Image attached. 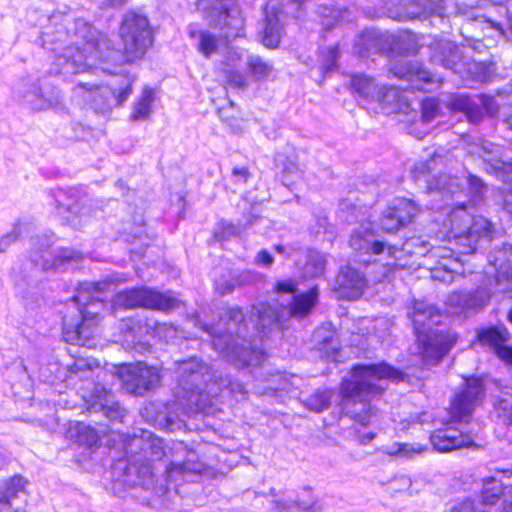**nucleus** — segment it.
<instances>
[{"label":"nucleus","instance_id":"f257e3e1","mask_svg":"<svg viewBox=\"0 0 512 512\" xmlns=\"http://www.w3.org/2000/svg\"><path fill=\"white\" fill-rule=\"evenodd\" d=\"M70 24L71 20L68 17L54 14L41 34V46L55 53L51 73L73 75L96 67L98 62L119 60V53L111 40L83 19L74 21L75 40L65 45L70 37Z\"/></svg>","mask_w":512,"mask_h":512},{"label":"nucleus","instance_id":"f03ea898","mask_svg":"<svg viewBox=\"0 0 512 512\" xmlns=\"http://www.w3.org/2000/svg\"><path fill=\"white\" fill-rule=\"evenodd\" d=\"M126 454L127 462L119 461L113 468L115 489L140 487L156 496L168 491L166 484H158L151 464L165 455L162 439L149 431L134 434L126 444Z\"/></svg>","mask_w":512,"mask_h":512},{"label":"nucleus","instance_id":"7ed1b4c3","mask_svg":"<svg viewBox=\"0 0 512 512\" xmlns=\"http://www.w3.org/2000/svg\"><path fill=\"white\" fill-rule=\"evenodd\" d=\"M384 379L402 380L403 373L384 362L355 365L351 379L344 380L341 385L346 415L362 426L370 424L376 416V410L371 406L369 398L384 391L379 384Z\"/></svg>","mask_w":512,"mask_h":512},{"label":"nucleus","instance_id":"20e7f679","mask_svg":"<svg viewBox=\"0 0 512 512\" xmlns=\"http://www.w3.org/2000/svg\"><path fill=\"white\" fill-rule=\"evenodd\" d=\"M178 373V397L186 400V405L191 411L207 412L222 388L228 390L237 400L244 399L247 394L242 383L229 377H216L211 367L195 358L180 362Z\"/></svg>","mask_w":512,"mask_h":512},{"label":"nucleus","instance_id":"39448f33","mask_svg":"<svg viewBox=\"0 0 512 512\" xmlns=\"http://www.w3.org/2000/svg\"><path fill=\"white\" fill-rule=\"evenodd\" d=\"M244 314L239 307L229 308L225 318H221L223 330L220 324L217 328L203 324L202 329L213 337V347L227 361L237 367L249 365L257 366L265 359L261 350L252 348L247 340V326L244 322Z\"/></svg>","mask_w":512,"mask_h":512},{"label":"nucleus","instance_id":"423d86ee","mask_svg":"<svg viewBox=\"0 0 512 512\" xmlns=\"http://www.w3.org/2000/svg\"><path fill=\"white\" fill-rule=\"evenodd\" d=\"M113 282H84L80 284L72 301L77 304L74 317L63 318V337L66 342L88 346L100 322L99 308L102 303L97 294L105 291Z\"/></svg>","mask_w":512,"mask_h":512},{"label":"nucleus","instance_id":"0eeeda50","mask_svg":"<svg viewBox=\"0 0 512 512\" xmlns=\"http://www.w3.org/2000/svg\"><path fill=\"white\" fill-rule=\"evenodd\" d=\"M412 318L419 353L426 365H435L448 353L457 341L455 334H444L434 325L440 323L441 314L434 306L416 301L409 314Z\"/></svg>","mask_w":512,"mask_h":512},{"label":"nucleus","instance_id":"6e6552de","mask_svg":"<svg viewBox=\"0 0 512 512\" xmlns=\"http://www.w3.org/2000/svg\"><path fill=\"white\" fill-rule=\"evenodd\" d=\"M448 221L450 228L445 237L457 250V255H470L476 251L477 242L486 236L490 222L482 216H472L464 205L453 209Z\"/></svg>","mask_w":512,"mask_h":512},{"label":"nucleus","instance_id":"1a4fd4ad","mask_svg":"<svg viewBox=\"0 0 512 512\" xmlns=\"http://www.w3.org/2000/svg\"><path fill=\"white\" fill-rule=\"evenodd\" d=\"M119 36L123 52L121 54L116 50L120 58L117 62H111L115 65H119L123 61L132 63L142 59L153 43L152 29L148 18L133 11L124 15L119 28ZM98 63L105 64L106 62Z\"/></svg>","mask_w":512,"mask_h":512},{"label":"nucleus","instance_id":"9d476101","mask_svg":"<svg viewBox=\"0 0 512 512\" xmlns=\"http://www.w3.org/2000/svg\"><path fill=\"white\" fill-rule=\"evenodd\" d=\"M196 7L211 25L219 29H226L225 37L227 39L240 36L244 27V19L235 0H198Z\"/></svg>","mask_w":512,"mask_h":512},{"label":"nucleus","instance_id":"9b49d317","mask_svg":"<svg viewBox=\"0 0 512 512\" xmlns=\"http://www.w3.org/2000/svg\"><path fill=\"white\" fill-rule=\"evenodd\" d=\"M14 95L32 110L42 111L60 105L63 95L54 87H42L38 80L24 78L14 86Z\"/></svg>","mask_w":512,"mask_h":512},{"label":"nucleus","instance_id":"f8f14e48","mask_svg":"<svg viewBox=\"0 0 512 512\" xmlns=\"http://www.w3.org/2000/svg\"><path fill=\"white\" fill-rule=\"evenodd\" d=\"M178 300L170 292L160 293L148 288H133L116 294L114 304L125 308L144 307L168 311L178 306Z\"/></svg>","mask_w":512,"mask_h":512},{"label":"nucleus","instance_id":"ddd939ff","mask_svg":"<svg viewBox=\"0 0 512 512\" xmlns=\"http://www.w3.org/2000/svg\"><path fill=\"white\" fill-rule=\"evenodd\" d=\"M403 11L390 10V17L398 21H406L417 18H436L439 29L446 31L449 28V12L446 0H401Z\"/></svg>","mask_w":512,"mask_h":512},{"label":"nucleus","instance_id":"4468645a","mask_svg":"<svg viewBox=\"0 0 512 512\" xmlns=\"http://www.w3.org/2000/svg\"><path fill=\"white\" fill-rule=\"evenodd\" d=\"M124 388L132 394L142 395L154 389L160 382L159 369L147 366L145 363L122 364L118 367Z\"/></svg>","mask_w":512,"mask_h":512},{"label":"nucleus","instance_id":"2eb2a0df","mask_svg":"<svg viewBox=\"0 0 512 512\" xmlns=\"http://www.w3.org/2000/svg\"><path fill=\"white\" fill-rule=\"evenodd\" d=\"M173 460L166 466V481L185 480L187 476L198 475L205 471L206 465L198 459L195 451L187 449L182 443H176L172 448Z\"/></svg>","mask_w":512,"mask_h":512},{"label":"nucleus","instance_id":"dca6fc26","mask_svg":"<svg viewBox=\"0 0 512 512\" xmlns=\"http://www.w3.org/2000/svg\"><path fill=\"white\" fill-rule=\"evenodd\" d=\"M483 394L482 383L479 379L466 380L465 389L456 394L450 407L453 422L467 423L471 419L474 408L478 405Z\"/></svg>","mask_w":512,"mask_h":512},{"label":"nucleus","instance_id":"f3484780","mask_svg":"<svg viewBox=\"0 0 512 512\" xmlns=\"http://www.w3.org/2000/svg\"><path fill=\"white\" fill-rule=\"evenodd\" d=\"M133 81L123 77L118 88L110 86H97L89 83H79V87L92 93V101L101 110L111 109L112 106H121L132 94Z\"/></svg>","mask_w":512,"mask_h":512},{"label":"nucleus","instance_id":"a211bd4d","mask_svg":"<svg viewBox=\"0 0 512 512\" xmlns=\"http://www.w3.org/2000/svg\"><path fill=\"white\" fill-rule=\"evenodd\" d=\"M429 59L432 64L439 65L454 73L465 70V62L462 50L452 41L434 40L428 45Z\"/></svg>","mask_w":512,"mask_h":512},{"label":"nucleus","instance_id":"6ab92c4d","mask_svg":"<svg viewBox=\"0 0 512 512\" xmlns=\"http://www.w3.org/2000/svg\"><path fill=\"white\" fill-rule=\"evenodd\" d=\"M389 73L399 79H405L411 83V87L417 90H428L435 83V77L418 63L401 59L392 64Z\"/></svg>","mask_w":512,"mask_h":512},{"label":"nucleus","instance_id":"aec40b11","mask_svg":"<svg viewBox=\"0 0 512 512\" xmlns=\"http://www.w3.org/2000/svg\"><path fill=\"white\" fill-rule=\"evenodd\" d=\"M468 152L472 156L478 157L482 160L484 169L488 173L504 175L512 171V164L503 159L501 149L498 145L488 141H482L480 143L472 144Z\"/></svg>","mask_w":512,"mask_h":512},{"label":"nucleus","instance_id":"412c9836","mask_svg":"<svg viewBox=\"0 0 512 512\" xmlns=\"http://www.w3.org/2000/svg\"><path fill=\"white\" fill-rule=\"evenodd\" d=\"M491 293L486 287L472 291H454L447 298L448 306L459 313L472 314L482 310L489 302Z\"/></svg>","mask_w":512,"mask_h":512},{"label":"nucleus","instance_id":"4be33fe9","mask_svg":"<svg viewBox=\"0 0 512 512\" xmlns=\"http://www.w3.org/2000/svg\"><path fill=\"white\" fill-rule=\"evenodd\" d=\"M477 340L482 345L490 346L500 359L512 364V347L506 345L510 340V333L504 325L479 329Z\"/></svg>","mask_w":512,"mask_h":512},{"label":"nucleus","instance_id":"5701e85b","mask_svg":"<svg viewBox=\"0 0 512 512\" xmlns=\"http://www.w3.org/2000/svg\"><path fill=\"white\" fill-rule=\"evenodd\" d=\"M265 27L262 42L267 48H276L280 42L282 26L280 17L289 15L280 0H268L264 8Z\"/></svg>","mask_w":512,"mask_h":512},{"label":"nucleus","instance_id":"b1692460","mask_svg":"<svg viewBox=\"0 0 512 512\" xmlns=\"http://www.w3.org/2000/svg\"><path fill=\"white\" fill-rule=\"evenodd\" d=\"M430 442L435 450L449 452L470 446L473 443V439L468 433H464L458 428L446 424L431 434Z\"/></svg>","mask_w":512,"mask_h":512},{"label":"nucleus","instance_id":"393cba45","mask_svg":"<svg viewBox=\"0 0 512 512\" xmlns=\"http://www.w3.org/2000/svg\"><path fill=\"white\" fill-rule=\"evenodd\" d=\"M367 286L365 275L356 268L346 266L336 277V292L340 298L355 300L362 296Z\"/></svg>","mask_w":512,"mask_h":512},{"label":"nucleus","instance_id":"a878e982","mask_svg":"<svg viewBox=\"0 0 512 512\" xmlns=\"http://www.w3.org/2000/svg\"><path fill=\"white\" fill-rule=\"evenodd\" d=\"M255 386L257 393L269 394L275 392H286L291 396L297 395V391L302 387L303 379L297 375H288L279 371L267 373Z\"/></svg>","mask_w":512,"mask_h":512},{"label":"nucleus","instance_id":"bb28decb","mask_svg":"<svg viewBox=\"0 0 512 512\" xmlns=\"http://www.w3.org/2000/svg\"><path fill=\"white\" fill-rule=\"evenodd\" d=\"M490 263L495 267L497 275L495 278L496 288L499 292H512V287L508 282H512V247L509 244H503L499 249H495L490 254Z\"/></svg>","mask_w":512,"mask_h":512},{"label":"nucleus","instance_id":"cd10ccee","mask_svg":"<svg viewBox=\"0 0 512 512\" xmlns=\"http://www.w3.org/2000/svg\"><path fill=\"white\" fill-rule=\"evenodd\" d=\"M88 409L94 412L102 411L112 421L123 422L126 416V410L114 400L112 393L99 384L95 385L92 391Z\"/></svg>","mask_w":512,"mask_h":512},{"label":"nucleus","instance_id":"c85d7f7f","mask_svg":"<svg viewBox=\"0 0 512 512\" xmlns=\"http://www.w3.org/2000/svg\"><path fill=\"white\" fill-rule=\"evenodd\" d=\"M352 89L364 99H377L379 102L390 104L398 96V90L384 86L380 91L371 77L366 75H354L351 79Z\"/></svg>","mask_w":512,"mask_h":512},{"label":"nucleus","instance_id":"c756f323","mask_svg":"<svg viewBox=\"0 0 512 512\" xmlns=\"http://www.w3.org/2000/svg\"><path fill=\"white\" fill-rule=\"evenodd\" d=\"M432 163H434L433 159L417 163L412 170L414 179L416 181L424 179L429 191H439L442 195L447 196L455 194L458 188L455 178L448 175L435 176L432 179L427 178Z\"/></svg>","mask_w":512,"mask_h":512},{"label":"nucleus","instance_id":"7c9ffc66","mask_svg":"<svg viewBox=\"0 0 512 512\" xmlns=\"http://www.w3.org/2000/svg\"><path fill=\"white\" fill-rule=\"evenodd\" d=\"M349 244L353 250L364 254L379 255L387 250V246L377 238L370 224L357 228L351 234Z\"/></svg>","mask_w":512,"mask_h":512},{"label":"nucleus","instance_id":"2f4dec72","mask_svg":"<svg viewBox=\"0 0 512 512\" xmlns=\"http://www.w3.org/2000/svg\"><path fill=\"white\" fill-rule=\"evenodd\" d=\"M57 211L62 218L74 229H81L90 219L88 209L78 201H72L64 192L56 198Z\"/></svg>","mask_w":512,"mask_h":512},{"label":"nucleus","instance_id":"473e14b6","mask_svg":"<svg viewBox=\"0 0 512 512\" xmlns=\"http://www.w3.org/2000/svg\"><path fill=\"white\" fill-rule=\"evenodd\" d=\"M27 481L20 475L12 476L0 482V512H17L15 502L25 493Z\"/></svg>","mask_w":512,"mask_h":512},{"label":"nucleus","instance_id":"72a5a7b5","mask_svg":"<svg viewBox=\"0 0 512 512\" xmlns=\"http://www.w3.org/2000/svg\"><path fill=\"white\" fill-rule=\"evenodd\" d=\"M492 103L493 99L488 97L479 98L477 102L466 95H459L452 100L451 105L454 110L465 113L471 123H478L483 115L482 106L486 109L487 113H493L490 107Z\"/></svg>","mask_w":512,"mask_h":512},{"label":"nucleus","instance_id":"f704fd0d","mask_svg":"<svg viewBox=\"0 0 512 512\" xmlns=\"http://www.w3.org/2000/svg\"><path fill=\"white\" fill-rule=\"evenodd\" d=\"M430 243L419 236H412L406 239L401 247L388 245L387 253L395 260H403L407 256L424 257L428 255Z\"/></svg>","mask_w":512,"mask_h":512},{"label":"nucleus","instance_id":"c9c22d12","mask_svg":"<svg viewBox=\"0 0 512 512\" xmlns=\"http://www.w3.org/2000/svg\"><path fill=\"white\" fill-rule=\"evenodd\" d=\"M283 310L277 303L260 302L254 305L252 314L257 316L256 326L258 330L265 333L266 329L279 324Z\"/></svg>","mask_w":512,"mask_h":512},{"label":"nucleus","instance_id":"e433bc0d","mask_svg":"<svg viewBox=\"0 0 512 512\" xmlns=\"http://www.w3.org/2000/svg\"><path fill=\"white\" fill-rule=\"evenodd\" d=\"M319 292L317 287L309 289L305 293L295 295L293 301L285 309L289 316L302 319L310 314L312 308L318 301Z\"/></svg>","mask_w":512,"mask_h":512},{"label":"nucleus","instance_id":"4c0bfd02","mask_svg":"<svg viewBox=\"0 0 512 512\" xmlns=\"http://www.w3.org/2000/svg\"><path fill=\"white\" fill-rule=\"evenodd\" d=\"M454 10L456 15L463 16L468 20H476L480 23H483L485 24V29L493 30L499 37L504 36V29L502 25L498 22H494L486 18L485 16H478V9L476 6L466 4L461 0H454Z\"/></svg>","mask_w":512,"mask_h":512},{"label":"nucleus","instance_id":"58836bf2","mask_svg":"<svg viewBox=\"0 0 512 512\" xmlns=\"http://www.w3.org/2000/svg\"><path fill=\"white\" fill-rule=\"evenodd\" d=\"M332 395L333 391L329 389H318L310 395H305L300 388L295 397L310 411L320 413L330 407Z\"/></svg>","mask_w":512,"mask_h":512},{"label":"nucleus","instance_id":"ea45409f","mask_svg":"<svg viewBox=\"0 0 512 512\" xmlns=\"http://www.w3.org/2000/svg\"><path fill=\"white\" fill-rule=\"evenodd\" d=\"M462 266V260H450L449 263L439 261V264L431 268V277L443 283H451L455 275L463 274Z\"/></svg>","mask_w":512,"mask_h":512},{"label":"nucleus","instance_id":"a19ab883","mask_svg":"<svg viewBox=\"0 0 512 512\" xmlns=\"http://www.w3.org/2000/svg\"><path fill=\"white\" fill-rule=\"evenodd\" d=\"M391 205L403 227L411 223L419 212L416 203L409 199L396 198L391 202Z\"/></svg>","mask_w":512,"mask_h":512},{"label":"nucleus","instance_id":"79ce46f5","mask_svg":"<svg viewBox=\"0 0 512 512\" xmlns=\"http://www.w3.org/2000/svg\"><path fill=\"white\" fill-rule=\"evenodd\" d=\"M247 69L256 80L267 79L274 70L273 64L261 56L250 54L247 56Z\"/></svg>","mask_w":512,"mask_h":512},{"label":"nucleus","instance_id":"37998d69","mask_svg":"<svg viewBox=\"0 0 512 512\" xmlns=\"http://www.w3.org/2000/svg\"><path fill=\"white\" fill-rule=\"evenodd\" d=\"M506 489L507 488H504L502 483L495 478L485 480L481 490V502L483 504H495L501 496H507Z\"/></svg>","mask_w":512,"mask_h":512},{"label":"nucleus","instance_id":"c03bdc74","mask_svg":"<svg viewBox=\"0 0 512 512\" xmlns=\"http://www.w3.org/2000/svg\"><path fill=\"white\" fill-rule=\"evenodd\" d=\"M83 259V253L72 249V248H63L59 251L58 255L53 259L52 264H49L47 261L41 264L43 270H50L52 268L57 269L61 266L79 263Z\"/></svg>","mask_w":512,"mask_h":512},{"label":"nucleus","instance_id":"a18cd8bd","mask_svg":"<svg viewBox=\"0 0 512 512\" xmlns=\"http://www.w3.org/2000/svg\"><path fill=\"white\" fill-rule=\"evenodd\" d=\"M154 100V92L152 89L145 87L142 91L141 96L134 105L131 119L143 120L149 117L151 114V104Z\"/></svg>","mask_w":512,"mask_h":512},{"label":"nucleus","instance_id":"49530a36","mask_svg":"<svg viewBox=\"0 0 512 512\" xmlns=\"http://www.w3.org/2000/svg\"><path fill=\"white\" fill-rule=\"evenodd\" d=\"M273 509L276 512H289L292 506H296L305 512H321L322 506L320 505L318 499H312L311 503L302 502L300 500L295 501H283V500H274L273 501Z\"/></svg>","mask_w":512,"mask_h":512},{"label":"nucleus","instance_id":"de8ad7c7","mask_svg":"<svg viewBox=\"0 0 512 512\" xmlns=\"http://www.w3.org/2000/svg\"><path fill=\"white\" fill-rule=\"evenodd\" d=\"M325 257L318 251H309L307 254L304 274L307 277H318L325 271Z\"/></svg>","mask_w":512,"mask_h":512},{"label":"nucleus","instance_id":"09e8293b","mask_svg":"<svg viewBox=\"0 0 512 512\" xmlns=\"http://www.w3.org/2000/svg\"><path fill=\"white\" fill-rule=\"evenodd\" d=\"M427 256L429 259L436 260V264H439V261L449 263L450 260H461L459 255H457V250L454 246L446 247L430 245Z\"/></svg>","mask_w":512,"mask_h":512},{"label":"nucleus","instance_id":"8fccbe9b","mask_svg":"<svg viewBox=\"0 0 512 512\" xmlns=\"http://www.w3.org/2000/svg\"><path fill=\"white\" fill-rule=\"evenodd\" d=\"M76 440L80 445L92 447L99 441L96 430L90 425L78 423L76 426Z\"/></svg>","mask_w":512,"mask_h":512},{"label":"nucleus","instance_id":"3c124183","mask_svg":"<svg viewBox=\"0 0 512 512\" xmlns=\"http://www.w3.org/2000/svg\"><path fill=\"white\" fill-rule=\"evenodd\" d=\"M219 46L218 38L209 31L199 32L198 50L205 56L210 57Z\"/></svg>","mask_w":512,"mask_h":512},{"label":"nucleus","instance_id":"603ef678","mask_svg":"<svg viewBox=\"0 0 512 512\" xmlns=\"http://www.w3.org/2000/svg\"><path fill=\"white\" fill-rule=\"evenodd\" d=\"M380 225L382 230L387 233H396L400 228L403 227L401 222L397 219L391 204L384 210L380 220Z\"/></svg>","mask_w":512,"mask_h":512},{"label":"nucleus","instance_id":"864d4df0","mask_svg":"<svg viewBox=\"0 0 512 512\" xmlns=\"http://www.w3.org/2000/svg\"><path fill=\"white\" fill-rule=\"evenodd\" d=\"M440 113L439 103L435 98H426L421 103V121L430 123Z\"/></svg>","mask_w":512,"mask_h":512},{"label":"nucleus","instance_id":"5fc2aeb1","mask_svg":"<svg viewBox=\"0 0 512 512\" xmlns=\"http://www.w3.org/2000/svg\"><path fill=\"white\" fill-rule=\"evenodd\" d=\"M339 57V49L337 45L327 47L321 51V70L323 73L330 72L336 64Z\"/></svg>","mask_w":512,"mask_h":512},{"label":"nucleus","instance_id":"6e6d98bb","mask_svg":"<svg viewBox=\"0 0 512 512\" xmlns=\"http://www.w3.org/2000/svg\"><path fill=\"white\" fill-rule=\"evenodd\" d=\"M357 45L361 46L367 52H377L381 50L380 36L375 31L364 32L358 39Z\"/></svg>","mask_w":512,"mask_h":512},{"label":"nucleus","instance_id":"4d7b16f0","mask_svg":"<svg viewBox=\"0 0 512 512\" xmlns=\"http://www.w3.org/2000/svg\"><path fill=\"white\" fill-rule=\"evenodd\" d=\"M225 78L226 83L232 88L245 89L248 86L245 76L240 71L225 70Z\"/></svg>","mask_w":512,"mask_h":512},{"label":"nucleus","instance_id":"13d9d810","mask_svg":"<svg viewBox=\"0 0 512 512\" xmlns=\"http://www.w3.org/2000/svg\"><path fill=\"white\" fill-rule=\"evenodd\" d=\"M397 446V450L390 452L391 454L411 457L413 454H420L425 450V448L420 444L402 443L398 444Z\"/></svg>","mask_w":512,"mask_h":512},{"label":"nucleus","instance_id":"bf43d9fd","mask_svg":"<svg viewBox=\"0 0 512 512\" xmlns=\"http://www.w3.org/2000/svg\"><path fill=\"white\" fill-rule=\"evenodd\" d=\"M307 0H287V4H282V7L289 11V15L294 18L301 17V10Z\"/></svg>","mask_w":512,"mask_h":512},{"label":"nucleus","instance_id":"052dcab7","mask_svg":"<svg viewBox=\"0 0 512 512\" xmlns=\"http://www.w3.org/2000/svg\"><path fill=\"white\" fill-rule=\"evenodd\" d=\"M474 501L467 498L462 502L455 503L446 512H475Z\"/></svg>","mask_w":512,"mask_h":512},{"label":"nucleus","instance_id":"680f3d73","mask_svg":"<svg viewBox=\"0 0 512 512\" xmlns=\"http://www.w3.org/2000/svg\"><path fill=\"white\" fill-rule=\"evenodd\" d=\"M18 236L17 226H15L12 232L7 233L0 239V252H5L17 240Z\"/></svg>","mask_w":512,"mask_h":512},{"label":"nucleus","instance_id":"e2e57ef3","mask_svg":"<svg viewBox=\"0 0 512 512\" xmlns=\"http://www.w3.org/2000/svg\"><path fill=\"white\" fill-rule=\"evenodd\" d=\"M275 291L278 293H295L296 283L293 280H286L277 282L275 285Z\"/></svg>","mask_w":512,"mask_h":512},{"label":"nucleus","instance_id":"0e129e2a","mask_svg":"<svg viewBox=\"0 0 512 512\" xmlns=\"http://www.w3.org/2000/svg\"><path fill=\"white\" fill-rule=\"evenodd\" d=\"M236 287H237V285L235 282H233V277L230 278L229 280L216 283V290L221 295H225V294L233 292Z\"/></svg>","mask_w":512,"mask_h":512},{"label":"nucleus","instance_id":"69168bd1","mask_svg":"<svg viewBox=\"0 0 512 512\" xmlns=\"http://www.w3.org/2000/svg\"><path fill=\"white\" fill-rule=\"evenodd\" d=\"M468 184L476 195H481L483 190L485 189L483 181L479 177L474 175H469Z\"/></svg>","mask_w":512,"mask_h":512},{"label":"nucleus","instance_id":"338daca9","mask_svg":"<svg viewBox=\"0 0 512 512\" xmlns=\"http://www.w3.org/2000/svg\"><path fill=\"white\" fill-rule=\"evenodd\" d=\"M404 43H407V47L405 48L408 53H417L419 49L418 38L415 35L408 34L403 40Z\"/></svg>","mask_w":512,"mask_h":512},{"label":"nucleus","instance_id":"774afa93","mask_svg":"<svg viewBox=\"0 0 512 512\" xmlns=\"http://www.w3.org/2000/svg\"><path fill=\"white\" fill-rule=\"evenodd\" d=\"M503 207L507 213L512 215V187L510 189L503 190Z\"/></svg>","mask_w":512,"mask_h":512}]
</instances>
